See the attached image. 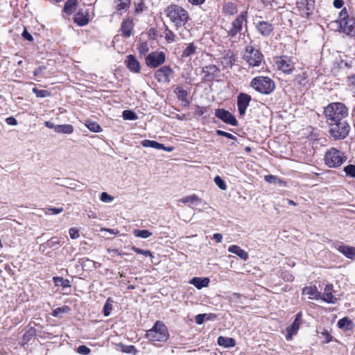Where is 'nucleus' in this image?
Returning <instances> with one entry per match:
<instances>
[{
  "instance_id": "1",
  "label": "nucleus",
  "mask_w": 355,
  "mask_h": 355,
  "mask_svg": "<svg viewBox=\"0 0 355 355\" xmlns=\"http://www.w3.org/2000/svg\"><path fill=\"white\" fill-rule=\"evenodd\" d=\"M324 114L327 123L345 119L348 116V109L342 103H332L324 110Z\"/></svg>"
},
{
  "instance_id": "2",
  "label": "nucleus",
  "mask_w": 355,
  "mask_h": 355,
  "mask_svg": "<svg viewBox=\"0 0 355 355\" xmlns=\"http://www.w3.org/2000/svg\"><path fill=\"white\" fill-rule=\"evenodd\" d=\"M166 12L167 17L177 27L184 26L189 19L188 12L178 5L168 6Z\"/></svg>"
},
{
  "instance_id": "3",
  "label": "nucleus",
  "mask_w": 355,
  "mask_h": 355,
  "mask_svg": "<svg viewBox=\"0 0 355 355\" xmlns=\"http://www.w3.org/2000/svg\"><path fill=\"white\" fill-rule=\"evenodd\" d=\"M330 136L335 140L345 139L350 131V125L346 119L336 121L327 123Z\"/></svg>"
},
{
  "instance_id": "4",
  "label": "nucleus",
  "mask_w": 355,
  "mask_h": 355,
  "mask_svg": "<svg viewBox=\"0 0 355 355\" xmlns=\"http://www.w3.org/2000/svg\"><path fill=\"white\" fill-rule=\"evenodd\" d=\"M250 86L257 92L269 94L272 93L275 88V82L270 78L266 76H257L254 78L250 83Z\"/></svg>"
},
{
  "instance_id": "5",
  "label": "nucleus",
  "mask_w": 355,
  "mask_h": 355,
  "mask_svg": "<svg viewBox=\"0 0 355 355\" xmlns=\"http://www.w3.org/2000/svg\"><path fill=\"white\" fill-rule=\"evenodd\" d=\"M339 30L348 35H352L355 33V21L349 17L346 8L342 9L338 18L336 21Z\"/></svg>"
},
{
  "instance_id": "6",
  "label": "nucleus",
  "mask_w": 355,
  "mask_h": 355,
  "mask_svg": "<svg viewBox=\"0 0 355 355\" xmlns=\"http://www.w3.org/2000/svg\"><path fill=\"white\" fill-rule=\"evenodd\" d=\"M146 338L151 342H163L168 338L167 328L164 324L157 321L152 329L146 334Z\"/></svg>"
},
{
  "instance_id": "7",
  "label": "nucleus",
  "mask_w": 355,
  "mask_h": 355,
  "mask_svg": "<svg viewBox=\"0 0 355 355\" xmlns=\"http://www.w3.org/2000/svg\"><path fill=\"white\" fill-rule=\"evenodd\" d=\"M247 16V11L242 12L234 20H233L229 27L224 28L227 37L230 39L234 38L236 35L242 31L243 26H246Z\"/></svg>"
},
{
  "instance_id": "8",
  "label": "nucleus",
  "mask_w": 355,
  "mask_h": 355,
  "mask_svg": "<svg viewBox=\"0 0 355 355\" xmlns=\"http://www.w3.org/2000/svg\"><path fill=\"white\" fill-rule=\"evenodd\" d=\"M243 59L250 66L259 67L263 61V55L259 49L249 45L245 48Z\"/></svg>"
},
{
  "instance_id": "9",
  "label": "nucleus",
  "mask_w": 355,
  "mask_h": 355,
  "mask_svg": "<svg viewBox=\"0 0 355 355\" xmlns=\"http://www.w3.org/2000/svg\"><path fill=\"white\" fill-rule=\"evenodd\" d=\"M324 160L329 167H338L346 160V157L343 153L332 148L326 153Z\"/></svg>"
},
{
  "instance_id": "10",
  "label": "nucleus",
  "mask_w": 355,
  "mask_h": 355,
  "mask_svg": "<svg viewBox=\"0 0 355 355\" xmlns=\"http://www.w3.org/2000/svg\"><path fill=\"white\" fill-rule=\"evenodd\" d=\"M165 53L162 51H153L146 57V64L148 67L157 68L164 63Z\"/></svg>"
},
{
  "instance_id": "11",
  "label": "nucleus",
  "mask_w": 355,
  "mask_h": 355,
  "mask_svg": "<svg viewBox=\"0 0 355 355\" xmlns=\"http://www.w3.org/2000/svg\"><path fill=\"white\" fill-rule=\"evenodd\" d=\"M277 68L286 73H291L294 69V62L287 56H281L275 62Z\"/></svg>"
},
{
  "instance_id": "12",
  "label": "nucleus",
  "mask_w": 355,
  "mask_h": 355,
  "mask_svg": "<svg viewBox=\"0 0 355 355\" xmlns=\"http://www.w3.org/2000/svg\"><path fill=\"white\" fill-rule=\"evenodd\" d=\"M173 73V71L169 66H164L156 71L155 77L159 83H168L170 82V76H171Z\"/></svg>"
},
{
  "instance_id": "13",
  "label": "nucleus",
  "mask_w": 355,
  "mask_h": 355,
  "mask_svg": "<svg viewBox=\"0 0 355 355\" xmlns=\"http://www.w3.org/2000/svg\"><path fill=\"white\" fill-rule=\"evenodd\" d=\"M216 117L222 120L223 122L232 125H237L238 123L234 117L230 112L223 109H217L215 112Z\"/></svg>"
},
{
  "instance_id": "14",
  "label": "nucleus",
  "mask_w": 355,
  "mask_h": 355,
  "mask_svg": "<svg viewBox=\"0 0 355 355\" xmlns=\"http://www.w3.org/2000/svg\"><path fill=\"white\" fill-rule=\"evenodd\" d=\"M251 96L245 93H241L237 96V106L240 115L245 114L246 109L249 106Z\"/></svg>"
},
{
  "instance_id": "15",
  "label": "nucleus",
  "mask_w": 355,
  "mask_h": 355,
  "mask_svg": "<svg viewBox=\"0 0 355 355\" xmlns=\"http://www.w3.org/2000/svg\"><path fill=\"white\" fill-rule=\"evenodd\" d=\"M302 315V314L301 312L298 313L295 315L294 322L291 325L287 327V334L286 336V338L287 340H291L292 339L293 336L297 334L301 324Z\"/></svg>"
},
{
  "instance_id": "16",
  "label": "nucleus",
  "mask_w": 355,
  "mask_h": 355,
  "mask_svg": "<svg viewBox=\"0 0 355 355\" xmlns=\"http://www.w3.org/2000/svg\"><path fill=\"white\" fill-rule=\"evenodd\" d=\"M256 28L258 32L263 36H269L272 32L273 25L268 21H258L256 22Z\"/></svg>"
},
{
  "instance_id": "17",
  "label": "nucleus",
  "mask_w": 355,
  "mask_h": 355,
  "mask_svg": "<svg viewBox=\"0 0 355 355\" xmlns=\"http://www.w3.org/2000/svg\"><path fill=\"white\" fill-rule=\"evenodd\" d=\"M125 64L129 70L134 73L140 71V64L136 58L132 55H128L126 57Z\"/></svg>"
},
{
  "instance_id": "18",
  "label": "nucleus",
  "mask_w": 355,
  "mask_h": 355,
  "mask_svg": "<svg viewBox=\"0 0 355 355\" xmlns=\"http://www.w3.org/2000/svg\"><path fill=\"white\" fill-rule=\"evenodd\" d=\"M332 293L333 285L330 284H327L322 295V300L327 303L335 304L336 302L337 298L333 295Z\"/></svg>"
},
{
  "instance_id": "19",
  "label": "nucleus",
  "mask_w": 355,
  "mask_h": 355,
  "mask_svg": "<svg viewBox=\"0 0 355 355\" xmlns=\"http://www.w3.org/2000/svg\"><path fill=\"white\" fill-rule=\"evenodd\" d=\"M134 24L132 19H128L123 21L121 26L122 35L125 37H129L132 35Z\"/></svg>"
},
{
  "instance_id": "20",
  "label": "nucleus",
  "mask_w": 355,
  "mask_h": 355,
  "mask_svg": "<svg viewBox=\"0 0 355 355\" xmlns=\"http://www.w3.org/2000/svg\"><path fill=\"white\" fill-rule=\"evenodd\" d=\"M210 281L208 277H193L189 283L193 285L198 289H202V288L207 287Z\"/></svg>"
},
{
  "instance_id": "21",
  "label": "nucleus",
  "mask_w": 355,
  "mask_h": 355,
  "mask_svg": "<svg viewBox=\"0 0 355 355\" xmlns=\"http://www.w3.org/2000/svg\"><path fill=\"white\" fill-rule=\"evenodd\" d=\"M228 251L231 253L236 254L243 261H247L249 257L248 252L236 245H230L228 248Z\"/></svg>"
},
{
  "instance_id": "22",
  "label": "nucleus",
  "mask_w": 355,
  "mask_h": 355,
  "mask_svg": "<svg viewBox=\"0 0 355 355\" xmlns=\"http://www.w3.org/2000/svg\"><path fill=\"white\" fill-rule=\"evenodd\" d=\"M302 294L308 295L311 300H318L321 294L315 286H307L302 291Z\"/></svg>"
},
{
  "instance_id": "23",
  "label": "nucleus",
  "mask_w": 355,
  "mask_h": 355,
  "mask_svg": "<svg viewBox=\"0 0 355 355\" xmlns=\"http://www.w3.org/2000/svg\"><path fill=\"white\" fill-rule=\"evenodd\" d=\"M184 204L189 203V206L193 208V206H198L201 202V199L196 194L185 196L180 200Z\"/></svg>"
},
{
  "instance_id": "24",
  "label": "nucleus",
  "mask_w": 355,
  "mask_h": 355,
  "mask_svg": "<svg viewBox=\"0 0 355 355\" xmlns=\"http://www.w3.org/2000/svg\"><path fill=\"white\" fill-rule=\"evenodd\" d=\"M338 250L346 257L353 259L355 258V248L348 245H340Z\"/></svg>"
},
{
  "instance_id": "25",
  "label": "nucleus",
  "mask_w": 355,
  "mask_h": 355,
  "mask_svg": "<svg viewBox=\"0 0 355 355\" xmlns=\"http://www.w3.org/2000/svg\"><path fill=\"white\" fill-rule=\"evenodd\" d=\"M217 343L220 346L224 347H232L236 345V341L234 338L224 336H219Z\"/></svg>"
},
{
  "instance_id": "26",
  "label": "nucleus",
  "mask_w": 355,
  "mask_h": 355,
  "mask_svg": "<svg viewBox=\"0 0 355 355\" xmlns=\"http://www.w3.org/2000/svg\"><path fill=\"white\" fill-rule=\"evenodd\" d=\"M74 21L79 26H85L88 24L89 19L82 10H79L74 17Z\"/></svg>"
},
{
  "instance_id": "27",
  "label": "nucleus",
  "mask_w": 355,
  "mask_h": 355,
  "mask_svg": "<svg viewBox=\"0 0 355 355\" xmlns=\"http://www.w3.org/2000/svg\"><path fill=\"white\" fill-rule=\"evenodd\" d=\"M55 131L57 133L70 135L73 132V127L70 124L57 125Z\"/></svg>"
},
{
  "instance_id": "28",
  "label": "nucleus",
  "mask_w": 355,
  "mask_h": 355,
  "mask_svg": "<svg viewBox=\"0 0 355 355\" xmlns=\"http://www.w3.org/2000/svg\"><path fill=\"white\" fill-rule=\"evenodd\" d=\"M223 12L227 15H233L237 12V7L234 3L227 2L224 4Z\"/></svg>"
},
{
  "instance_id": "29",
  "label": "nucleus",
  "mask_w": 355,
  "mask_h": 355,
  "mask_svg": "<svg viewBox=\"0 0 355 355\" xmlns=\"http://www.w3.org/2000/svg\"><path fill=\"white\" fill-rule=\"evenodd\" d=\"M338 327L340 329L348 330L352 329L353 327V323L351 320H349L348 318L345 317L338 322Z\"/></svg>"
},
{
  "instance_id": "30",
  "label": "nucleus",
  "mask_w": 355,
  "mask_h": 355,
  "mask_svg": "<svg viewBox=\"0 0 355 355\" xmlns=\"http://www.w3.org/2000/svg\"><path fill=\"white\" fill-rule=\"evenodd\" d=\"M77 1L78 0H67L64 4V11L67 15L72 14L76 10Z\"/></svg>"
},
{
  "instance_id": "31",
  "label": "nucleus",
  "mask_w": 355,
  "mask_h": 355,
  "mask_svg": "<svg viewBox=\"0 0 355 355\" xmlns=\"http://www.w3.org/2000/svg\"><path fill=\"white\" fill-rule=\"evenodd\" d=\"M141 144L144 147H146V148L150 147V148H153L155 149L164 148V144H159L153 140L145 139V140H143Z\"/></svg>"
},
{
  "instance_id": "32",
  "label": "nucleus",
  "mask_w": 355,
  "mask_h": 355,
  "mask_svg": "<svg viewBox=\"0 0 355 355\" xmlns=\"http://www.w3.org/2000/svg\"><path fill=\"white\" fill-rule=\"evenodd\" d=\"M197 47L193 43H189L187 48L183 51L182 56L183 58H187L193 55L196 51Z\"/></svg>"
},
{
  "instance_id": "33",
  "label": "nucleus",
  "mask_w": 355,
  "mask_h": 355,
  "mask_svg": "<svg viewBox=\"0 0 355 355\" xmlns=\"http://www.w3.org/2000/svg\"><path fill=\"white\" fill-rule=\"evenodd\" d=\"M53 282L57 286H62V288H67L70 286V282L68 279H64L62 277H54L53 278Z\"/></svg>"
},
{
  "instance_id": "34",
  "label": "nucleus",
  "mask_w": 355,
  "mask_h": 355,
  "mask_svg": "<svg viewBox=\"0 0 355 355\" xmlns=\"http://www.w3.org/2000/svg\"><path fill=\"white\" fill-rule=\"evenodd\" d=\"M176 94L179 100L186 103L187 105L189 103V101L187 98L188 93L186 90L181 87H178L177 88Z\"/></svg>"
},
{
  "instance_id": "35",
  "label": "nucleus",
  "mask_w": 355,
  "mask_h": 355,
  "mask_svg": "<svg viewBox=\"0 0 355 355\" xmlns=\"http://www.w3.org/2000/svg\"><path fill=\"white\" fill-rule=\"evenodd\" d=\"M64 243L63 238L52 237L46 242V245L50 248L62 245Z\"/></svg>"
},
{
  "instance_id": "36",
  "label": "nucleus",
  "mask_w": 355,
  "mask_h": 355,
  "mask_svg": "<svg viewBox=\"0 0 355 355\" xmlns=\"http://www.w3.org/2000/svg\"><path fill=\"white\" fill-rule=\"evenodd\" d=\"M113 303L114 301L111 297H108L107 299L103 310L105 316H109L110 315L111 311L112 310Z\"/></svg>"
},
{
  "instance_id": "37",
  "label": "nucleus",
  "mask_w": 355,
  "mask_h": 355,
  "mask_svg": "<svg viewBox=\"0 0 355 355\" xmlns=\"http://www.w3.org/2000/svg\"><path fill=\"white\" fill-rule=\"evenodd\" d=\"M133 234L136 237L143 239H147L153 234L147 230H135Z\"/></svg>"
},
{
  "instance_id": "38",
  "label": "nucleus",
  "mask_w": 355,
  "mask_h": 355,
  "mask_svg": "<svg viewBox=\"0 0 355 355\" xmlns=\"http://www.w3.org/2000/svg\"><path fill=\"white\" fill-rule=\"evenodd\" d=\"M85 125L87 127V128L91 130L92 132H99L101 131V126L98 125V123H97L96 122H94V121H87L86 123H85Z\"/></svg>"
},
{
  "instance_id": "39",
  "label": "nucleus",
  "mask_w": 355,
  "mask_h": 355,
  "mask_svg": "<svg viewBox=\"0 0 355 355\" xmlns=\"http://www.w3.org/2000/svg\"><path fill=\"white\" fill-rule=\"evenodd\" d=\"M306 5L302 10V14L306 15V16H309L310 13L312 12L313 9L314 8V1L312 0H306Z\"/></svg>"
},
{
  "instance_id": "40",
  "label": "nucleus",
  "mask_w": 355,
  "mask_h": 355,
  "mask_svg": "<svg viewBox=\"0 0 355 355\" xmlns=\"http://www.w3.org/2000/svg\"><path fill=\"white\" fill-rule=\"evenodd\" d=\"M71 309L68 306H64L62 307L56 308L53 310L52 313V315L54 317H58L61 313H67L70 311Z\"/></svg>"
},
{
  "instance_id": "41",
  "label": "nucleus",
  "mask_w": 355,
  "mask_h": 355,
  "mask_svg": "<svg viewBox=\"0 0 355 355\" xmlns=\"http://www.w3.org/2000/svg\"><path fill=\"white\" fill-rule=\"evenodd\" d=\"M138 51L141 55H146L149 51V46L147 42H141L138 44Z\"/></svg>"
},
{
  "instance_id": "42",
  "label": "nucleus",
  "mask_w": 355,
  "mask_h": 355,
  "mask_svg": "<svg viewBox=\"0 0 355 355\" xmlns=\"http://www.w3.org/2000/svg\"><path fill=\"white\" fill-rule=\"evenodd\" d=\"M164 37L168 43L174 42L176 40L175 35L168 28H166L165 29Z\"/></svg>"
},
{
  "instance_id": "43",
  "label": "nucleus",
  "mask_w": 355,
  "mask_h": 355,
  "mask_svg": "<svg viewBox=\"0 0 355 355\" xmlns=\"http://www.w3.org/2000/svg\"><path fill=\"white\" fill-rule=\"evenodd\" d=\"M122 116L125 120H137L138 119L137 115L131 110H124Z\"/></svg>"
},
{
  "instance_id": "44",
  "label": "nucleus",
  "mask_w": 355,
  "mask_h": 355,
  "mask_svg": "<svg viewBox=\"0 0 355 355\" xmlns=\"http://www.w3.org/2000/svg\"><path fill=\"white\" fill-rule=\"evenodd\" d=\"M33 92L36 95L37 97L45 98L51 96V93L45 89H38L37 88L33 89Z\"/></svg>"
},
{
  "instance_id": "45",
  "label": "nucleus",
  "mask_w": 355,
  "mask_h": 355,
  "mask_svg": "<svg viewBox=\"0 0 355 355\" xmlns=\"http://www.w3.org/2000/svg\"><path fill=\"white\" fill-rule=\"evenodd\" d=\"M346 175L352 178L355 177V165L349 164L344 168Z\"/></svg>"
},
{
  "instance_id": "46",
  "label": "nucleus",
  "mask_w": 355,
  "mask_h": 355,
  "mask_svg": "<svg viewBox=\"0 0 355 355\" xmlns=\"http://www.w3.org/2000/svg\"><path fill=\"white\" fill-rule=\"evenodd\" d=\"M214 182L220 189L225 190L227 189L225 181L220 176L218 175L214 178Z\"/></svg>"
},
{
  "instance_id": "47",
  "label": "nucleus",
  "mask_w": 355,
  "mask_h": 355,
  "mask_svg": "<svg viewBox=\"0 0 355 355\" xmlns=\"http://www.w3.org/2000/svg\"><path fill=\"white\" fill-rule=\"evenodd\" d=\"M132 250L137 254H143L146 257H152V253L150 250H144L135 246H132Z\"/></svg>"
},
{
  "instance_id": "48",
  "label": "nucleus",
  "mask_w": 355,
  "mask_h": 355,
  "mask_svg": "<svg viewBox=\"0 0 355 355\" xmlns=\"http://www.w3.org/2000/svg\"><path fill=\"white\" fill-rule=\"evenodd\" d=\"M100 200L104 202H110L114 200V198L107 192H103L101 194Z\"/></svg>"
},
{
  "instance_id": "49",
  "label": "nucleus",
  "mask_w": 355,
  "mask_h": 355,
  "mask_svg": "<svg viewBox=\"0 0 355 355\" xmlns=\"http://www.w3.org/2000/svg\"><path fill=\"white\" fill-rule=\"evenodd\" d=\"M90 349L87 347L86 345H80L77 348V352L83 355H88L90 353Z\"/></svg>"
},
{
  "instance_id": "50",
  "label": "nucleus",
  "mask_w": 355,
  "mask_h": 355,
  "mask_svg": "<svg viewBox=\"0 0 355 355\" xmlns=\"http://www.w3.org/2000/svg\"><path fill=\"white\" fill-rule=\"evenodd\" d=\"M264 178L265 180L269 183L278 184L281 182L279 178L272 175H266Z\"/></svg>"
},
{
  "instance_id": "51",
  "label": "nucleus",
  "mask_w": 355,
  "mask_h": 355,
  "mask_svg": "<svg viewBox=\"0 0 355 355\" xmlns=\"http://www.w3.org/2000/svg\"><path fill=\"white\" fill-rule=\"evenodd\" d=\"M216 134L219 136L225 137L227 138H229V139H231L233 140L236 139V137L234 135H233L229 132H225L223 130H216Z\"/></svg>"
},
{
  "instance_id": "52",
  "label": "nucleus",
  "mask_w": 355,
  "mask_h": 355,
  "mask_svg": "<svg viewBox=\"0 0 355 355\" xmlns=\"http://www.w3.org/2000/svg\"><path fill=\"white\" fill-rule=\"evenodd\" d=\"M118 2L119 3H117L116 7V10L118 11L127 10L129 8L130 3H125V2H120V1H118Z\"/></svg>"
},
{
  "instance_id": "53",
  "label": "nucleus",
  "mask_w": 355,
  "mask_h": 355,
  "mask_svg": "<svg viewBox=\"0 0 355 355\" xmlns=\"http://www.w3.org/2000/svg\"><path fill=\"white\" fill-rule=\"evenodd\" d=\"M64 209L63 207H49L46 209V211H45V214H47L48 211L51 212L53 214H58L63 211Z\"/></svg>"
},
{
  "instance_id": "54",
  "label": "nucleus",
  "mask_w": 355,
  "mask_h": 355,
  "mask_svg": "<svg viewBox=\"0 0 355 355\" xmlns=\"http://www.w3.org/2000/svg\"><path fill=\"white\" fill-rule=\"evenodd\" d=\"M69 233L70 237L72 239H76L78 238L80 236L78 230L75 227L70 228L69 230Z\"/></svg>"
},
{
  "instance_id": "55",
  "label": "nucleus",
  "mask_w": 355,
  "mask_h": 355,
  "mask_svg": "<svg viewBox=\"0 0 355 355\" xmlns=\"http://www.w3.org/2000/svg\"><path fill=\"white\" fill-rule=\"evenodd\" d=\"M207 317V314H198L196 316V322L198 324H201L204 322L205 318Z\"/></svg>"
},
{
  "instance_id": "56",
  "label": "nucleus",
  "mask_w": 355,
  "mask_h": 355,
  "mask_svg": "<svg viewBox=\"0 0 355 355\" xmlns=\"http://www.w3.org/2000/svg\"><path fill=\"white\" fill-rule=\"evenodd\" d=\"M283 279L286 282H292L294 280V276L288 272H285L283 273Z\"/></svg>"
},
{
  "instance_id": "57",
  "label": "nucleus",
  "mask_w": 355,
  "mask_h": 355,
  "mask_svg": "<svg viewBox=\"0 0 355 355\" xmlns=\"http://www.w3.org/2000/svg\"><path fill=\"white\" fill-rule=\"evenodd\" d=\"M265 7L272 8L273 4L275 3V0H261Z\"/></svg>"
},
{
  "instance_id": "58",
  "label": "nucleus",
  "mask_w": 355,
  "mask_h": 355,
  "mask_svg": "<svg viewBox=\"0 0 355 355\" xmlns=\"http://www.w3.org/2000/svg\"><path fill=\"white\" fill-rule=\"evenodd\" d=\"M6 122L7 124L10 125H17V121L15 119V118L12 116H10L6 119Z\"/></svg>"
},
{
  "instance_id": "59",
  "label": "nucleus",
  "mask_w": 355,
  "mask_h": 355,
  "mask_svg": "<svg viewBox=\"0 0 355 355\" xmlns=\"http://www.w3.org/2000/svg\"><path fill=\"white\" fill-rule=\"evenodd\" d=\"M22 36L24 37V38H25L26 40H28V41H33V36L25 29L22 33Z\"/></svg>"
},
{
  "instance_id": "60",
  "label": "nucleus",
  "mask_w": 355,
  "mask_h": 355,
  "mask_svg": "<svg viewBox=\"0 0 355 355\" xmlns=\"http://www.w3.org/2000/svg\"><path fill=\"white\" fill-rule=\"evenodd\" d=\"M241 295L240 293H234L231 296H230V300L232 301V302H237L240 298H241Z\"/></svg>"
},
{
  "instance_id": "61",
  "label": "nucleus",
  "mask_w": 355,
  "mask_h": 355,
  "mask_svg": "<svg viewBox=\"0 0 355 355\" xmlns=\"http://www.w3.org/2000/svg\"><path fill=\"white\" fill-rule=\"evenodd\" d=\"M343 4H344V2L343 0H334V6L336 8H342Z\"/></svg>"
},
{
  "instance_id": "62",
  "label": "nucleus",
  "mask_w": 355,
  "mask_h": 355,
  "mask_svg": "<svg viewBox=\"0 0 355 355\" xmlns=\"http://www.w3.org/2000/svg\"><path fill=\"white\" fill-rule=\"evenodd\" d=\"M144 10V4L143 3H140L136 6L135 12L137 14H140Z\"/></svg>"
},
{
  "instance_id": "63",
  "label": "nucleus",
  "mask_w": 355,
  "mask_h": 355,
  "mask_svg": "<svg viewBox=\"0 0 355 355\" xmlns=\"http://www.w3.org/2000/svg\"><path fill=\"white\" fill-rule=\"evenodd\" d=\"M213 239H215L217 243H220L223 239V235L220 233H216L213 235Z\"/></svg>"
},
{
  "instance_id": "64",
  "label": "nucleus",
  "mask_w": 355,
  "mask_h": 355,
  "mask_svg": "<svg viewBox=\"0 0 355 355\" xmlns=\"http://www.w3.org/2000/svg\"><path fill=\"white\" fill-rule=\"evenodd\" d=\"M349 85L355 87V75L347 77Z\"/></svg>"
}]
</instances>
